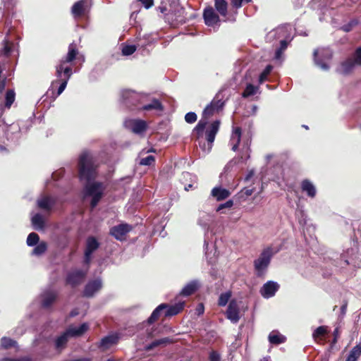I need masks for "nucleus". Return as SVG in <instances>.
Masks as SVG:
<instances>
[{"mask_svg": "<svg viewBox=\"0 0 361 361\" xmlns=\"http://www.w3.org/2000/svg\"><path fill=\"white\" fill-rule=\"evenodd\" d=\"M226 314L227 319L232 323L236 324L239 321V307L235 300H232L229 302Z\"/></svg>", "mask_w": 361, "mask_h": 361, "instance_id": "nucleus-16", "label": "nucleus"}, {"mask_svg": "<svg viewBox=\"0 0 361 361\" xmlns=\"http://www.w3.org/2000/svg\"><path fill=\"white\" fill-rule=\"evenodd\" d=\"M145 96L130 90H126L121 92V99L123 104L128 109H140V105L142 104Z\"/></svg>", "mask_w": 361, "mask_h": 361, "instance_id": "nucleus-4", "label": "nucleus"}, {"mask_svg": "<svg viewBox=\"0 0 361 361\" xmlns=\"http://www.w3.org/2000/svg\"><path fill=\"white\" fill-rule=\"evenodd\" d=\"M220 126L219 121H214L209 128L206 130V139L209 145V148L212 147V143L215 140L216 135L217 134Z\"/></svg>", "mask_w": 361, "mask_h": 361, "instance_id": "nucleus-20", "label": "nucleus"}, {"mask_svg": "<svg viewBox=\"0 0 361 361\" xmlns=\"http://www.w3.org/2000/svg\"><path fill=\"white\" fill-rule=\"evenodd\" d=\"M39 240V237L36 233H31L27 238V245L30 247L35 246L38 244Z\"/></svg>", "mask_w": 361, "mask_h": 361, "instance_id": "nucleus-43", "label": "nucleus"}, {"mask_svg": "<svg viewBox=\"0 0 361 361\" xmlns=\"http://www.w3.org/2000/svg\"><path fill=\"white\" fill-rule=\"evenodd\" d=\"M32 225L35 230L39 231L44 228V221L40 214H36L31 219Z\"/></svg>", "mask_w": 361, "mask_h": 361, "instance_id": "nucleus-34", "label": "nucleus"}, {"mask_svg": "<svg viewBox=\"0 0 361 361\" xmlns=\"http://www.w3.org/2000/svg\"><path fill=\"white\" fill-rule=\"evenodd\" d=\"M55 200L50 197H44L37 200V206L46 211H49L51 207L54 205Z\"/></svg>", "mask_w": 361, "mask_h": 361, "instance_id": "nucleus-30", "label": "nucleus"}, {"mask_svg": "<svg viewBox=\"0 0 361 361\" xmlns=\"http://www.w3.org/2000/svg\"><path fill=\"white\" fill-rule=\"evenodd\" d=\"M42 307L48 308L56 300V293L52 290H48L42 295Z\"/></svg>", "mask_w": 361, "mask_h": 361, "instance_id": "nucleus-28", "label": "nucleus"}, {"mask_svg": "<svg viewBox=\"0 0 361 361\" xmlns=\"http://www.w3.org/2000/svg\"><path fill=\"white\" fill-rule=\"evenodd\" d=\"M224 105V102L219 99V94L209 104L202 112V118L199 121L193 131L200 137L202 135L204 130L207 125L208 119L214 114L221 109Z\"/></svg>", "mask_w": 361, "mask_h": 361, "instance_id": "nucleus-2", "label": "nucleus"}, {"mask_svg": "<svg viewBox=\"0 0 361 361\" xmlns=\"http://www.w3.org/2000/svg\"><path fill=\"white\" fill-rule=\"evenodd\" d=\"M89 329L87 323H83L80 326L70 325L66 330L70 338H77L82 336Z\"/></svg>", "mask_w": 361, "mask_h": 361, "instance_id": "nucleus-19", "label": "nucleus"}, {"mask_svg": "<svg viewBox=\"0 0 361 361\" xmlns=\"http://www.w3.org/2000/svg\"><path fill=\"white\" fill-rule=\"evenodd\" d=\"M204 249L205 256H206L207 259H208V262L210 264L213 263L212 258L209 257V255L208 252V243L207 242L206 240H204Z\"/></svg>", "mask_w": 361, "mask_h": 361, "instance_id": "nucleus-59", "label": "nucleus"}, {"mask_svg": "<svg viewBox=\"0 0 361 361\" xmlns=\"http://www.w3.org/2000/svg\"><path fill=\"white\" fill-rule=\"evenodd\" d=\"M213 216L209 213L202 212L200 213L198 218V225H200L204 229H208L209 225L213 221Z\"/></svg>", "mask_w": 361, "mask_h": 361, "instance_id": "nucleus-27", "label": "nucleus"}, {"mask_svg": "<svg viewBox=\"0 0 361 361\" xmlns=\"http://www.w3.org/2000/svg\"><path fill=\"white\" fill-rule=\"evenodd\" d=\"M209 361H221V356L216 351H212L209 354Z\"/></svg>", "mask_w": 361, "mask_h": 361, "instance_id": "nucleus-58", "label": "nucleus"}, {"mask_svg": "<svg viewBox=\"0 0 361 361\" xmlns=\"http://www.w3.org/2000/svg\"><path fill=\"white\" fill-rule=\"evenodd\" d=\"M154 161L155 159L154 156L148 155L147 157L140 159V164L143 166H151Z\"/></svg>", "mask_w": 361, "mask_h": 361, "instance_id": "nucleus-48", "label": "nucleus"}, {"mask_svg": "<svg viewBox=\"0 0 361 361\" xmlns=\"http://www.w3.org/2000/svg\"><path fill=\"white\" fill-rule=\"evenodd\" d=\"M47 249V244L42 241L39 243L37 245H36L35 247L33 249L32 254L33 255L39 256L42 254H44Z\"/></svg>", "mask_w": 361, "mask_h": 361, "instance_id": "nucleus-40", "label": "nucleus"}, {"mask_svg": "<svg viewBox=\"0 0 361 361\" xmlns=\"http://www.w3.org/2000/svg\"><path fill=\"white\" fill-rule=\"evenodd\" d=\"M327 332V326H321L317 327L312 334V336L314 339L317 338L324 336Z\"/></svg>", "mask_w": 361, "mask_h": 361, "instance_id": "nucleus-47", "label": "nucleus"}, {"mask_svg": "<svg viewBox=\"0 0 361 361\" xmlns=\"http://www.w3.org/2000/svg\"><path fill=\"white\" fill-rule=\"evenodd\" d=\"M5 99H6L5 106L7 108H10L11 106L12 105V104L14 102V100H15V92H14V91L12 90H8L6 92V93Z\"/></svg>", "mask_w": 361, "mask_h": 361, "instance_id": "nucleus-44", "label": "nucleus"}, {"mask_svg": "<svg viewBox=\"0 0 361 361\" xmlns=\"http://www.w3.org/2000/svg\"><path fill=\"white\" fill-rule=\"evenodd\" d=\"M125 128L135 134L144 133L147 128V123L141 119H126L124 121Z\"/></svg>", "mask_w": 361, "mask_h": 361, "instance_id": "nucleus-7", "label": "nucleus"}, {"mask_svg": "<svg viewBox=\"0 0 361 361\" xmlns=\"http://www.w3.org/2000/svg\"><path fill=\"white\" fill-rule=\"evenodd\" d=\"M257 90L258 87L257 86H255L252 84H248L243 92L242 97L247 98L248 97L252 96L256 94Z\"/></svg>", "mask_w": 361, "mask_h": 361, "instance_id": "nucleus-41", "label": "nucleus"}, {"mask_svg": "<svg viewBox=\"0 0 361 361\" xmlns=\"http://www.w3.org/2000/svg\"><path fill=\"white\" fill-rule=\"evenodd\" d=\"M301 190L310 198H314L317 195V188L309 179H304L301 182Z\"/></svg>", "mask_w": 361, "mask_h": 361, "instance_id": "nucleus-23", "label": "nucleus"}, {"mask_svg": "<svg viewBox=\"0 0 361 361\" xmlns=\"http://www.w3.org/2000/svg\"><path fill=\"white\" fill-rule=\"evenodd\" d=\"M78 166L80 180L86 182L85 196L92 198L90 204L92 208H94L103 197L105 187L102 183L92 181L96 177V165L90 153L84 152L80 154Z\"/></svg>", "mask_w": 361, "mask_h": 361, "instance_id": "nucleus-1", "label": "nucleus"}, {"mask_svg": "<svg viewBox=\"0 0 361 361\" xmlns=\"http://www.w3.org/2000/svg\"><path fill=\"white\" fill-rule=\"evenodd\" d=\"M102 287V281L101 279L98 278L94 280L89 281L84 289L83 295L85 297H92L97 292H98Z\"/></svg>", "mask_w": 361, "mask_h": 361, "instance_id": "nucleus-14", "label": "nucleus"}, {"mask_svg": "<svg viewBox=\"0 0 361 361\" xmlns=\"http://www.w3.org/2000/svg\"><path fill=\"white\" fill-rule=\"evenodd\" d=\"M3 6H0V10L2 11V16L6 18V26L7 30L6 32V35H9L11 21L8 19L9 16L11 15V11L14 7V3L13 0H1Z\"/></svg>", "mask_w": 361, "mask_h": 361, "instance_id": "nucleus-12", "label": "nucleus"}, {"mask_svg": "<svg viewBox=\"0 0 361 361\" xmlns=\"http://www.w3.org/2000/svg\"><path fill=\"white\" fill-rule=\"evenodd\" d=\"M214 6L219 13L225 17L228 12V3L226 0H214Z\"/></svg>", "mask_w": 361, "mask_h": 361, "instance_id": "nucleus-33", "label": "nucleus"}, {"mask_svg": "<svg viewBox=\"0 0 361 361\" xmlns=\"http://www.w3.org/2000/svg\"><path fill=\"white\" fill-rule=\"evenodd\" d=\"M136 49L137 47L135 45L123 44L121 49L122 54L123 56H130L136 51Z\"/></svg>", "mask_w": 361, "mask_h": 361, "instance_id": "nucleus-45", "label": "nucleus"}, {"mask_svg": "<svg viewBox=\"0 0 361 361\" xmlns=\"http://www.w3.org/2000/svg\"><path fill=\"white\" fill-rule=\"evenodd\" d=\"M4 42V48L1 50V52L6 56H9L11 52V48L8 46V40L6 38L3 41Z\"/></svg>", "mask_w": 361, "mask_h": 361, "instance_id": "nucleus-51", "label": "nucleus"}, {"mask_svg": "<svg viewBox=\"0 0 361 361\" xmlns=\"http://www.w3.org/2000/svg\"><path fill=\"white\" fill-rule=\"evenodd\" d=\"M231 194V192L221 186H216L211 191V196L216 201H221L228 198Z\"/></svg>", "mask_w": 361, "mask_h": 361, "instance_id": "nucleus-21", "label": "nucleus"}, {"mask_svg": "<svg viewBox=\"0 0 361 361\" xmlns=\"http://www.w3.org/2000/svg\"><path fill=\"white\" fill-rule=\"evenodd\" d=\"M131 230V226L126 224L114 226L110 230V233L116 239L122 240L124 236Z\"/></svg>", "mask_w": 361, "mask_h": 361, "instance_id": "nucleus-17", "label": "nucleus"}, {"mask_svg": "<svg viewBox=\"0 0 361 361\" xmlns=\"http://www.w3.org/2000/svg\"><path fill=\"white\" fill-rule=\"evenodd\" d=\"M356 66L357 65L355 63V59L350 58L341 63L337 71L341 74L346 75L350 73Z\"/></svg>", "mask_w": 361, "mask_h": 361, "instance_id": "nucleus-24", "label": "nucleus"}, {"mask_svg": "<svg viewBox=\"0 0 361 361\" xmlns=\"http://www.w3.org/2000/svg\"><path fill=\"white\" fill-rule=\"evenodd\" d=\"M87 269L85 271L80 269H74L70 271L67 275L66 281L71 286H76L85 280Z\"/></svg>", "mask_w": 361, "mask_h": 361, "instance_id": "nucleus-8", "label": "nucleus"}, {"mask_svg": "<svg viewBox=\"0 0 361 361\" xmlns=\"http://www.w3.org/2000/svg\"><path fill=\"white\" fill-rule=\"evenodd\" d=\"M1 361H32V360L28 356H24L18 358L4 357Z\"/></svg>", "mask_w": 361, "mask_h": 361, "instance_id": "nucleus-55", "label": "nucleus"}, {"mask_svg": "<svg viewBox=\"0 0 361 361\" xmlns=\"http://www.w3.org/2000/svg\"><path fill=\"white\" fill-rule=\"evenodd\" d=\"M346 310H347V303H345L341 307V314L342 317H343L345 314Z\"/></svg>", "mask_w": 361, "mask_h": 361, "instance_id": "nucleus-63", "label": "nucleus"}, {"mask_svg": "<svg viewBox=\"0 0 361 361\" xmlns=\"http://www.w3.org/2000/svg\"><path fill=\"white\" fill-rule=\"evenodd\" d=\"M167 307V305L165 303H162L159 305L152 313L151 316L149 317L147 322L149 324L154 323L160 316L161 312L165 310Z\"/></svg>", "mask_w": 361, "mask_h": 361, "instance_id": "nucleus-36", "label": "nucleus"}, {"mask_svg": "<svg viewBox=\"0 0 361 361\" xmlns=\"http://www.w3.org/2000/svg\"><path fill=\"white\" fill-rule=\"evenodd\" d=\"M185 120L188 123H193L197 121V115L195 112H188L185 116Z\"/></svg>", "mask_w": 361, "mask_h": 361, "instance_id": "nucleus-50", "label": "nucleus"}, {"mask_svg": "<svg viewBox=\"0 0 361 361\" xmlns=\"http://www.w3.org/2000/svg\"><path fill=\"white\" fill-rule=\"evenodd\" d=\"M72 73L73 72L71 66H64L63 65H57L56 66V75L59 80L52 82L51 85L54 86L56 83H58L59 81H61L56 96H59L66 89L67 83L71 78Z\"/></svg>", "mask_w": 361, "mask_h": 361, "instance_id": "nucleus-5", "label": "nucleus"}, {"mask_svg": "<svg viewBox=\"0 0 361 361\" xmlns=\"http://www.w3.org/2000/svg\"><path fill=\"white\" fill-rule=\"evenodd\" d=\"M357 20H351L350 22H349L348 24L343 25V26H342V27H341V29H342L343 31H345V32H350V31L352 30L353 27V26H355V25H357Z\"/></svg>", "mask_w": 361, "mask_h": 361, "instance_id": "nucleus-53", "label": "nucleus"}, {"mask_svg": "<svg viewBox=\"0 0 361 361\" xmlns=\"http://www.w3.org/2000/svg\"><path fill=\"white\" fill-rule=\"evenodd\" d=\"M361 355V344L356 345L350 351L345 361H356Z\"/></svg>", "mask_w": 361, "mask_h": 361, "instance_id": "nucleus-35", "label": "nucleus"}, {"mask_svg": "<svg viewBox=\"0 0 361 361\" xmlns=\"http://www.w3.org/2000/svg\"><path fill=\"white\" fill-rule=\"evenodd\" d=\"M279 288V285L274 281H269L260 289V293L264 298L273 297Z\"/></svg>", "mask_w": 361, "mask_h": 361, "instance_id": "nucleus-15", "label": "nucleus"}, {"mask_svg": "<svg viewBox=\"0 0 361 361\" xmlns=\"http://www.w3.org/2000/svg\"><path fill=\"white\" fill-rule=\"evenodd\" d=\"M314 63L323 71H327L329 66L327 61L332 57V53L329 49H323L321 51L317 49L314 51Z\"/></svg>", "mask_w": 361, "mask_h": 361, "instance_id": "nucleus-6", "label": "nucleus"}, {"mask_svg": "<svg viewBox=\"0 0 361 361\" xmlns=\"http://www.w3.org/2000/svg\"><path fill=\"white\" fill-rule=\"evenodd\" d=\"M203 18L205 24L209 27H219L220 18L212 7H207L204 10Z\"/></svg>", "mask_w": 361, "mask_h": 361, "instance_id": "nucleus-9", "label": "nucleus"}, {"mask_svg": "<svg viewBox=\"0 0 361 361\" xmlns=\"http://www.w3.org/2000/svg\"><path fill=\"white\" fill-rule=\"evenodd\" d=\"M71 12L75 20L85 16L88 12L87 1L86 0L76 1L72 6Z\"/></svg>", "mask_w": 361, "mask_h": 361, "instance_id": "nucleus-10", "label": "nucleus"}, {"mask_svg": "<svg viewBox=\"0 0 361 361\" xmlns=\"http://www.w3.org/2000/svg\"><path fill=\"white\" fill-rule=\"evenodd\" d=\"M147 9L153 5V0H138Z\"/></svg>", "mask_w": 361, "mask_h": 361, "instance_id": "nucleus-60", "label": "nucleus"}, {"mask_svg": "<svg viewBox=\"0 0 361 361\" xmlns=\"http://www.w3.org/2000/svg\"><path fill=\"white\" fill-rule=\"evenodd\" d=\"M286 341V338L279 334H275L274 332L271 333L269 336V341L272 344H281L284 343Z\"/></svg>", "mask_w": 361, "mask_h": 361, "instance_id": "nucleus-39", "label": "nucleus"}, {"mask_svg": "<svg viewBox=\"0 0 361 361\" xmlns=\"http://www.w3.org/2000/svg\"><path fill=\"white\" fill-rule=\"evenodd\" d=\"M140 109H142L144 111H162L164 109V107L159 99H153L150 103L140 106Z\"/></svg>", "mask_w": 361, "mask_h": 361, "instance_id": "nucleus-31", "label": "nucleus"}, {"mask_svg": "<svg viewBox=\"0 0 361 361\" xmlns=\"http://www.w3.org/2000/svg\"><path fill=\"white\" fill-rule=\"evenodd\" d=\"M233 206V201L232 200H229L226 201L225 203L221 204L216 208V212H220L223 209L225 208H231Z\"/></svg>", "mask_w": 361, "mask_h": 361, "instance_id": "nucleus-52", "label": "nucleus"}, {"mask_svg": "<svg viewBox=\"0 0 361 361\" xmlns=\"http://www.w3.org/2000/svg\"><path fill=\"white\" fill-rule=\"evenodd\" d=\"M333 334H334L333 343H336L337 342V340H338L339 336H340L338 327H336L334 329Z\"/></svg>", "mask_w": 361, "mask_h": 361, "instance_id": "nucleus-62", "label": "nucleus"}, {"mask_svg": "<svg viewBox=\"0 0 361 361\" xmlns=\"http://www.w3.org/2000/svg\"><path fill=\"white\" fill-rule=\"evenodd\" d=\"M69 361H91V360L88 357H81V358H79V359H76V360H69Z\"/></svg>", "mask_w": 361, "mask_h": 361, "instance_id": "nucleus-64", "label": "nucleus"}, {"mask_svg": "<svg viewBox=\"0 0 361 361\" xmlns=\"http://www.w3.org/2000/svg\"><path fill=\"white\" fill-rule=\"evenodd\" d=\"M292 39L290 37H286V39H281L280 40V47L279 49L284 51L288 47V42Z\"/></svg>", "mask_w": 361, "mask_h": 361, "instance_id": "nucleus-57", "label": "nucleus"}, {"mask_svg": "<svg viewBox=\"0 0 361 361\" xmlns=\"http://www.w3.org/2000/svg\"><path fill=\"white\" fill-rule=\"evenodd\" d=\"M200 286V283L198 280H192L183 288L180 294L183 296H189L194 293Z\"/></svg>", "mask_w": 361, "mask_h": 361, "instance_id": "nucleus-25", "label": "nucleus"}, {"mask_svg": "<svg viewBox=\"0 0 361 361\" xmlns=\"http://www.w3.org/2000/svg\"><path fill=\"white\" fill-rule=\"evenodd\" d=\"M252 0H231V5L233 8H240L243 3H250Z\"/></svg>", "mask_w": 361, "mask_h": 361, "instance_id": "nucleus-54", "label": "nucleus"}, {"mask_svg": "<svg viewBox=\"0 0 361 361\" xmlns=\"http://www.w3.org/2000/svg\"><path fill=\"white\" fill-rule=\"evenodd\" d=\"M119 336L116 333L111 334L106 336H104L100 341L99 348L102 350H106L116 344L119 340Z\"/></svg>", "mask_w": 361, "mask_h": 361, "instance_id": "nucleus-18", "label": "nucleus"}, {"mask_svg": "<svg viewBox=\"0 0 361 361\" xmlns=\"http://www.w3.org/2000/svg\"><path fill=\"white\" fill-rule=\"evenodd\" d=\"M289 29L288 26H281L278 27L276 29L270 31L267 35V40L271 41L273 39H286V37H289Z\"/></svg>", "mask_w": 361, "mask_h": 361, "instance_id": "nucleus-13", "label": "nucleus"}, {"mask_svg": "<svg viewBox=\"0 0 361 361\" xmlns=\"http://www.w3.org/2000/svg\"><path fill=\"white\" fill-rule=\"evenodd\" d=\"M296 215L298 218L299 224L302 226L306 224L307 222V215L305 212L302 209L297 211Z\"/></svg>", "mask_w": 361, "mask_h": 361, "instance_id": "nucleus-49", "label": "nucleus"}, {"mask_svg": "<svg viewBox=\"0 0 361 361\" xmlns=\"http://www.w3.org/2000/svg\"><path fill=\"white\" fill-rule=\"evenodd\" d=\"M231 297V291H226L225 293H221L219 298L218 305L221 307L226 305V304L228 303Z\"/></svg>", "mask_w": 361, "mask_h": 361, "instance_id": "nucleus-42", "label": "nucleus"}, {"mask_svg": "<svg viewBox=\"0 0 361 361\" xmlns=\"http://www.w3.org/2000/svg\"><path fill=\"white\" fill-rule=\"evenodd\" d=\"M0 345L2 348L8 349L11 347H16L17 342L11 338L4 336L1 338Z\"/></svg>", "mask_w": 361, "mask_h": 361, "instance_id": "nucleus-38", "label": "nucleus"}, {"mask_svg": "<svg viewBox=\"0 0 361 361\" xmlns=\"http://www.w3.org/2000/svg\"><path fill=\"white\" fill-rule=\"evenodd\" d=\"M272 68H273L272 66H271V65L267 66V67L264 69V71L259 75V83H262L263 82H264L267 80V76L272 71Z\"/></svg>", "mask_w": 361, "mask_h": 361, "instance_id": "nucleus-46", "label": "nucleus"}, {"mask_svg": "<svg viewBox=\"0 0 361 361\" xmlns=\"http://www.w3.org/2000/svg\"><path fill=\"white\" fill-rule=\"evenodd\" d=\"M357 66H361V47L357 48L353 56Z\"/></svg>", "mask_w": 361, "mask_h": 361, "instance_id": "nucleus-56", "label": "nucleus"}, {"mask_svg": "<svg viewBox=\"0 0 361 361\" xmlns=\"http://www.w3.org/2000/svg\"><path fill=\"white\" fill-rule=\"evenodd\" d=\"M241 139V128L240 127H235L230 138V145L232 146L231 149L235 152L238 149Z\"/></svg>", "mask_w": 361, "mask_h": 361, "instance_id": "nucleus-26", "label": "nucleus"}, {"mask_svg": "<svg viewBox=\"0 0 361 361\" xmlns=\"http://www.w3.org/2000/svg\"><path fill=\"white\" fill-rule=\"evenodd\" d=\"M78 51L76 48V45L73 43L68 46V51L66 56L62 59L58 65H63L64 66H70L68 65V63L72 62L78 54Z\"/></svg>", "mask_w": 361, "mask_h": 361, "instance_id": "nucleus-22", "label": "nucleus"}, {"mask_svg": "<svg viewBox=\"0 0 361 361\" xmlns=\"http://www.w3.org/2000/svg\"><path fill=\"white\" fill-rule=\"evenodd\" d=\"M99 246V243L94 237L90 236L87 238L84 257V263L85 264L88 265L90 264L92 253L98 249Z\"/></svg>", "mask_w": 361, "mask_h": 361, "instance_id": "nucleus-11", "label": "nucleus"}, {"mask_svg": "<svg viewBox=\"0 0 361 361\" xmlns=\"http://www.w3.org/2000/svg\"><path fill=\"white\" fill-rule=\"evenodd\" d=\"M274 252L273 249L268 247L263 250L258 258L254 261V267L256 274L261 276L266 272Z\"/></svg>", "mask_w": 361, "mask_h": 361, "instance_id": "nucleus-3", "label": "nucleus"}, {"mask_svg": "<svg viewBox=\"0 0 361 361\" xmlns=\"http://www.w3.org/2000/svg\"><path fill=\"white\" fill-rule=\"evenodd\" d=\"M70 338L68 334L65 331L59 336H58L54 341L55 348L58 351H61L66 347V344Z\"/></svg>", "mask_w": 361, "mask_h": 361, "instance_id": "nucleus-29", "label": "nucleus"}, {"mask_svg": "<svg viewBox=\"0 0 361 361\" xmlns=\"http://www.w3.org/2000/svg\"><path fill=\"white\" fill-rule=\"evenodd\" d=\"M184 307V302H178L173 305H168L167 307L165 309V316L166 317H171L173 315H176L178 314Z\"/></svg>", "mask_w": 361, "mask_h": 361, "instance_id": "nucleus-32", "label": "nucleus"}, {"mask_svg": "<svg viewBox=\"0 0 361 361\" xmlns=\"http://www.w3.org/2000/svg\"><path fill=\"white\" fill-rule=\"evenodd\" d=\"M283 52V51H282L281 49H277L275 52V56H274L275 59L277 61H281V58H282Z\"/></svg>", "mask_w": 361, "mask_h": 361, "instance_id": "nucleus-61", "label": "nucleus"}, {"mask_svg": "<svg viewBox=\"0 0 361 361\" xmlns=\"http://www.w3.org/2000/svg\"><path fill=\"white\" fill-rule=\"evenodd\" d=\"M171 342H172V340L168 337L162 338L157 339V340L152 341L150 344H149L146 347V349L149 350H152L159 345H166Z\"/></svg>", "mask_w": 361, "mask_h": 361, "instance_id": "nucleus-37", "label": "nucleus"}]
</instances>
